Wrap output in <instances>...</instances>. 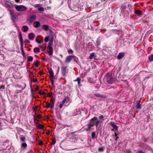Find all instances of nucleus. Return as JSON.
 Returning a JSON list of instances; mask_svg holds the SVG:
<instances>
[{
	"label": "nucleus",
	"mask_w": 153,
	"mask_h": 153,
	"mask_svg": "<svg viewBox=\"0 0 153 153\" xmlns=\"http://www.w3.org/2000/svg\"><path fill=\"white\" fill-rule=\"evenodd\" d=\"M61 71L62 74L65 75L68 72V69L65 66H63L61 68Z\"/></svg>",
	"instance_id": "obj_8"
},
{
	"label": "nucleus",
	"mask_w": 153,
	"mask_h": 153,
	"mask_svg": "<svg viewBox=\"0 0 153 153\" xmlns=\"http://www.w3.org/2000/svg\"><path fill=\"white\" fill-rule=\"evenodd\" d=\"M39 5L38 4H35V6L34 7H39Z\"/></svg>",
	"instance_id": "obj_56"
},
{
	"label": "nucleus",
	"mask_w": 153,
	"mask_h": 153,
	"mask_svg": "<svg viewBox=\"0 0 153 153\" xmlns=\"http://www.w3.org/2000/svg\"><path fill=\"white\" fill-rule=\"evenodd\" d=\"M33 51L34 53L39 52H40V49L37 47H35L34 48Z\"/></svg>",
	"instance_id": "obj_27"
},
{
	"label": "nucleus",
	"mask_w": 153,
	"mask_h": 153,
	"mask_svg": "<svg viewBox=\"0 0 153 153\" xmlns=\"http://www.w3.org/2000/svg\"><path fill=\"white\" fill-rule=\"evenodd\" d=\"M118 138H119L117 136V137H116V139H115V140H117V139H118Z\"/></svg>",
	"instance_id": "obj_58"
},
{
	"label": "nucleus",
	"mask_w": 153,
	"mask_h": 153,
	"mask_svg": "<svg viewBox=\"0 0 153 153\" xmlns=\"http://www.w3.org/2000/svg\"><path fill=\"white\" fill-rule=\"evenodd\" d=\"M21 5H15V8L18 11H20Z\"/></svg>",
	"instance_id": "obj_26"
},
{
	"label": "nucleus",
	"mask_w": 153,
	"mask_h": 153,
	"mask_svg": "<svg viewBox=\"0 0 153 153\" xmlns=\"http://www.w3.org/2000/svg\"><path fill=\"white\" fill-rule=\"evenodd\" d=\"M28 62L32 61L33 58L32 56H28L27 57Z\"/></svg>",
	"instance_id": "obj_28"
},
{
	"label": "nucleus",
	"mask_w": 153,
	"mask_h": 153,
	"mask_svg": "<svg viewBox=\"0 0 153 153\" xmlns=\"http://www.w3.org/2000/svg\"><path fill=\"white\" fill-rule=\"evenodd\" d=\"M94 95L96 96L97 97H105L103 95L99 94L98 93H96L94 94Z\"/></svg>",
	"instance_id": "obj_21"
},
{
	"label": "nucleus",
	"mask_w": 153,
	"mask_h": 153,
	"mask_svg": "<svg viewBox=\"0 0 153 153\" xmlns=\"http://www.w3.org/2000/svg\"><path fill=\"white\" fill-rule=\"evenodd\" d=\"M70 102V98L68 97H66L62 102H60V104L59 105V108H62L63 105H64L65 106H67Z\"/></svg>",
	"instance_id": "obj_2"
},
{
	"label": "nucleus",
	"mask_w": 153,
	"mask_h": 153,
	"mask_svg": "<svg viewBox=\"0 0 153 153\" xmlns=\"http://www.w3.org/2000/svg\"><path fill=\"white\" fill-rule=\"evenodd\" d=\"M80 81H81V79L79 77L77 78L76 79V80H74V81L75 82H76V81H77L78 82V85L79 86V85L80 84Z\"/></svg>",
	"instance_id": "obj_29"
},
{
	"label": "nucleus",
	"mask_w": 153,
	"mask_h": 153,
	"mask_svg": "<svg viewBox=\"0 0 153 153\" xmlns=\"http://www.w3.org/2000/svg\"><path fill=\"white\" fill-rule=\"evenodd\" d=\"M36 117L37 118L40 119L41 118V115L40 114H38L36 116Z\"/></svg>",
	"instance_id": "obj_45"
},
{
	"label": "nucleus",
	"mask_w": 153,
	"mask_h": 153,
	"mask_svg": "<svg viewBox=\"0 0 153 153\" xmlns=\"http://www.w3.org/2000/svg\"><path fill=\"white\" fill-rule=\"evenodd\" d=\"M50 37L49 36H46L44 39V41L45 42H47L49 41Z\"/></svg>",
	"instance_id": "obj_37"
},
{
	"label": "nucleus",
	"mask_w": 153,
	"mask_h": 153,
	"mask_svg": "<svg viewBox=\"0 0 153 153\" xmlns=\"http://www.w3.org/2000/svg\"><path fill=\"white\" fill-rule=\"evenodd\" d=\"M7 10L10 13L11 19L14 22H15L17 19L18 16L13 11L11 10L10 8H8Z\"/></svg>",
	"instance_id": "obj_3"
},
{
	"label": "nucleus",
	"mask_w": 153,
	"mask_h": 153,
	"mask_svg": "<svg viewBox=\"0 0 153 153\" xmlns=\"http://www.w3.org/2000/svg\"><path fill=\"white\" fill-rule=\"evenodd\" d=\"M73 58H74V60L76 61H77V59H78V58H77L75 56H73Z\"/></svg>",
	"instance_id": "obj_48"
},
{
	"label": "nucleus",
	"mask_w": 153,
	"mask_h": 153,
	"mask_svg": "<svg viewBox=\"0 0 153 153\" xmlns=\"http://www.w3.org/2000/svg\"><path fill=\"white\" fill-rule=\"evenodd\" d=\"M96 133L94 132H93L91 134V137L92 139H94L95 137Z\"/></svg>",
	"instance_id": "obj_35"
},
{
	"label": "nucleus",
	"mask_w": 153,
	"mask_h": 153,
	"mask_svg": "<svg viewBox=\"0 0 153 153\" xmlns=\"http://www.w3.org/2000/svg\"><path fill=\"white\" fill-rule=\"evenodd\" d=\"M35 41L39 44H40L42 42L41 41L37 39H36L35 40Z\"/></svg>",
	"instance_id": "obj_43"
},
{
	"label": "nucleus",
	"mask_w": 153,
	"mask_h": 153,
	"mask_svg": "<svg viewBox=\"0 0 153 153\" xmlns=\"http://www.w3.org/2000/svg\"><path fill=\"white\" fill-rule=\"evenodd\" d=\"M137 153H145V152H144L143 150H138L137 152Z\"/></svg>",
	"instance_id": "obj_44"
},
{
	"label": "nucleus",
	"mask_w": 153,
	"mask_h": 153,
	"mask_svg": "<svg viewBox=\"0 0 153 153\" xmlns=\"http://www.w3.org/2000/svg\"><path fill=\"white\" fill-rule=\"evenodd\" d=\"M55 98L53 97L51 98V109L53 108L55 103Z\"/></svg>",
	"instance_id": "obj_11"
},
{
	"label": "nucleus",
	"mask_w": 153,
	"mask_h": 153,
	"mask_svg": "<svg viewBox=\"0 0 153 153\" xmlns=\"http://www.w3.org/2000/svg\"><path fill=\"white\" fill-rule=\"evenodd\" d=\"M73 55H70L67 56L65 59V62L66 63H68L71 61L73 58Z\"/></svg>",
	"instance_id": "obj_9"
},
{
	"label": "nucleus",
	"mask_w": 153,
	"mask_h": 153,
	"mask_svg": "<svg viewBox=\"0 0 153 153\" xmlns=\"http://www.w3.org/2000/svg\"><path fill=\"white\" fill-rule=\"evenodd\" d=\"M76 132H72L70 133V134H74Z\"/></svg>",
	"instance_id": "obj_60"
},
{
	"label": "nucleus",
	"mask_w": 153,
	"mask_h": 153,
	"mask_svg": "<svg viewBox=\"0 0 153 153\" xmlns=\"http://www.w3.org/2000/svg\"><path fill=\"white\" fill-rule=\"evenodd\" d=\"M27 9V8L25 7L23 5H21V11H25V10H26Z\"/></svg>",
	"instance_id": "obj_30"
},
{
	"label": "nucleus",
	"mask_w": 153,
	"mask_h": 153,
	"mask_svg": "<svg viewBox=\"0 0 153 153\" xmlns=\"http://www.w3.org/2000/svg\"><path fill=\"white\" fill-rule=\"evenodd\" d=\"M53 89L54 90V91L55 92H51V93H48V96L52 97H54V96H55V95H56L57 94V93L56 92V91H57V89H56V90L55 89V87H53Z\"/></svg>",
	"instance_id": "obj_7"
},
{
	"label": "nucleus",
	"mask_w": 153,
	"mask_h": 153,
	"mask_svg": "<svg viewBox=\"0 0 153 153\" xmlns=\"http://www.w3.org/2000/svg\"><path fill=\"white\" fill-rule=\"evenodd\" d=\"M35 37V35L32 33H30L28 35L29 39L31 40H33Z\"/></svg>",
	"instance_id": "obj_18"
},
{
	"label": "nucleus",
	"mask_w": 153,
	"mask_h": 153,
	"mask_svg": "<svg viewBox=\"0 0 153 153\" xmlns=\"http://www.w3.org/2000/svg\"><path fill=\"white\" fill-rule=\"evenodd\" d=\"M21 142H23L25 141V138L23 136H21L19 137Z\"/></svg>",
	"instance_id": "obj_24"
},
{
	"label": "nucleus",
	"mask_w": 153,
	"mask_h": 153,
	"mask_svg": "<svg viewBox=\"0 0 153 153\" xmlns=\"http://www.w3.org/2000/svg\"><path fill=\"white\" fill-rule=\"evenodd\" d=\"M106 76L107 78V81L109 83H112L114 81V79L112 78V76L110 75L109 73L107 74Z\"/></svg>",
	"instance_id": "obj_6"
},
{
	"label": "nucleus",
	"mask_w": 153,
	"mask_h": 153,
	"mask_svg": "<svg viewBox=\"0 0 153 153\" xmlns=\"http://www.w3.org/2000/svg\"><path fill=\"white\" fill-rule=\"evenodd\" d=\"M48 73L50 76V79L51 81V83L52 86H53V87H54V79L56 80V77H54L53 74V73L52 70H49L48 71Z\"/></svg>",
	"instance_id": "obj_4"
},
{
	"label": "nucleus",
	"mask_w": 153,
	"mask_h": 153,
	"mask_svg": "<svg viewBox=\"0 0 153 153\" xmlns=\"http://www.w3.org/2000/svg\"><path fill=\"white\" fill-rule=\"evenodd\" d=\"M121 8L122 10H125L126 9V6L125 5H123L121 7Z\"/></svg>",
	"instance_id": "obj_50"
},
{
	"label": "nucleus",
	"mask_w": 153,
	"mask_h": 153,
	"mask_svg": "<svg viewBox=\"0 0 153 153\" xmlns=\"http://www.w3.org/2000/svg\"><path fill=\"white\" fill-rule=\"evenodd\" d=\"M29 30V28L27 26L24 25L22 27V30L24 32H27Z\"/></svg>",
	"instance_id": "obj_17"
},
{
	"label": "nucleus",
	"mask_w": 153,
	"mask_h": 153,
	"mask_svg": "<svg viewBox=\"0 0 153 153\" xmlns=\"http://www.w3.org/2000/svg\"><path fill=\"white\" fill-rule=\"evenodd\" d=\"M56 143V140L55 138V137L54 136L53 138L52 139V141L51 143V145L52 146L53 145H54Z\"/></svg>",
	"instance_id": "obj_22"
},
{
	"label": "nucleus",
	"mask_w": 153,
	"mask_h": 153,
	"mask_svg": "<svg viewBox=\"0 0 153 153\" xmlns=\"http://www.w3.org/2000/svg\"><path fill=\"white\" fill-rule=\"evenodd\" d=\"M37 128L39 129H42L43 128V126L40 124H39L37 126Z\"/></svg>",
	"instance_id": "obj_32"
},
{
	"label": "nucleus",
	"mask_w": 153,
	"mask_h": 153,
	"mask_svg": "<svg viewBox=\"0 0 153 153\" xmlns=\"http://www.w3.org/2000/svg\"><path fill=\"white\" fill-rule=\"evenodd\" d=\"M97 45L99 46L100 45V42L99 41H97L96 42Z\"/></svg>",
	"instance_id": "obj_51"
},
{
	"label": "nucleus",
	"mask_w": 153,
	"mask_h": 153,
	"mask_svg": "<svg viewBox=\"0 0 153 153\" xmlns=\"http://www.w3.org/2000/svg\"><path fill=\"white\" fill-rule=\"evenodd\" d=\"M91 98H94V99H96V98L94 97L93 96L91 97Z\"/></svg>",
	"instance_id": "obj_63"
},
{
	"label": "nucleus",
	"mask_w": 153,
	"mask_h": 153,
	"mask_svg": "<svg viewBox=\"0 0 153 153\" xmlns=\"http://www.w3.org/2000/svg\"><path fill=\"white\" fill-rule=\"evenodd\" d=\"M100 122V121L98 119L97 117H94L90 120V122L87 125L88 128L85 129L86 131H90L91 129V128L95 125L97 127Z\"/></svg>",
	"instance_id": "obj_1"
},
{
	"label": "nucleus",
	"mask_w": 153,
	"mask_h": 153,
	"mask_svg": "<svg viewBox=\"0 0 153 153\" xmlns=\"http://www.w3.org/2000/svg\"><path fill=\"white\" fill-rule=\"evenodd\" d=\"M21 48L22 51V54L23 56L24 57L25 56V53L23 49V45H21Z\"/></svg>",
	"instance_id": "obj_25"
},
{
	"label": "nucleus",
	"mask_w": 153,
	"mask_h": 153,
	"mask_svg": "<svg viewBox=\"0 0 153 153\" xmlns=\"http://www.w3.org/2000/svg\"><path fill=\"white\" fill-rule=\"evenodd\" d=\"M36 19V16L35 14H32L30 16L29 18L27 20L28 23L31 24Z\"/></svg>",
	"instance_id": "obj_5"
},
{
	"label": "nucleus",
	"mask_w": 153,
	"mask_h": 153,
	"mask_svg": "<svg viewBox=\"0 0 153 153\" xmlns=\"http://www.w3.org/2000/svg\"><path fill=\"white\" fill-rule=\"evenodd\" d=\"M94 56V53H91V54L90 55L89 58L90 59H91L93 58V57Z\"/></svg>",
	"instance_id": "obj_40"
},
{
	"label": "nucleus",
	"mask_w": 153,
	"mask_h": 153,
	"mask_svg": "<svg viewBox=\"0 0 153 153\" xmlns=\"http://www.w3.org/2000/svg\"><path fill=\"white\" fill-rule=\"evenodd\" d=\"M68 52L69 54H72L74 52L71 49H69L68 50Z\"/></svg>",
	"instance_id": "obj_36"
},
{
	"label": "nucleus",
	"mask_w": 153,
	"mask_h": 153,
	"mask_svg": "<svg viewBox=\"0 0 153 153\" xmlns=\"http://www.w3.org/2000/svg\"><path fill=\"white\" fill-rule=\"evenodd\" d=\"M40 23L38 21H35L33 23V26L35 27H38L40 26Z\"/></svg>",
	"instance_id": "obj_15"
},
{
	"label": "nucleus",
	"mask_w": 153,
	"mask_h": 153,
	"mask_svg": "<svg viewBox=\"0 0 153 153\" xmlns=\"http://www.w3.org/2000/svg\"><path fill=\"white\" fill-rule=\"evenodd\" d=\"M39 62L38 60L36 61V62L34 63V65L36 66L37 67L39 66Z\"/></svg>",
	"instance_id": "obj_33"
},
{
	"label": "nucleus",
	"mask_w": 153,
	"mask_h": 153,
	"mask_svg": "<svg viewBox=\"0 0 153 153\" xmlns=\"http://www.w3.org/2000/svg\"><path fill=\"white\" fill-rule=\"evenodd\" d=\"M95 87L97 88H98L100 87V85H99L98 84L96 86H95Z\"/></svg>",
	"instance_id": "obj_53"
},
{
	"label": "nucleus",
	"mask_w": 153,
	"mask_h": 153,
	"mask_svg": "<svg viewBox=\"0 0 153 153\" xmlns=\"http://www.w3.org/2000/svg\"><path fill=\"white\" fill-rule=\"evenodd\" d=\"M43 60H44L45 61H46V62L47 61V59H44Z\"/></svg>",
	"instance_id": "obj_64"
},
{
	"label": "nucleus",
	"mask_w": 153,
	"mask_h": 153,
	"mask_svg": "<svg viewBox=\"0 0 153 153\" xmlns=\"http://www.w3.org/2000/svg\"><path fill=\"white\" fill-rule=\"evenodd\" d=\"M15 1L16 2H18L19 1V0H15Z\"/></svg>",
	"instance_id": "obj_59"
},
{
	"label": "nucleus",
	"mask_w": 153,
	"mask_h": 153,
	"mask_svg": "<svg viewBox=\"0 0 153 153\" xmlns=\"http://www.w3.org/2000/svg\"><path fill=\"white\" fill-rule=\"evenodd\" d=\"M114 134H115V136L116 137H117V136L118 135V134H117V133H115Z\"/></svg>",
	"instance_id": "obj_57"
},
{
	"label": "nucleus",
	"mask_w": 153,
	"mask_h": 153,
	"mask_svg": "<svg viewBox=\"0 0 153 153\" xmlns=\"http://www.w3.org/2000/svg\"><path fill=\"white\" fill-rule=\"evenodd\" d=\"M30 42V41L27 39H26L24 41L25 43L28 44Z\"/></svg>",
	"instance_id": "obj_47"
},
{
	"label": "nucleus",
	"mask_w": 153,
	"mask_h": 153,
	"mask_svg": "<svg viewBox=\"0 0 153 153\" xmlns=\"http://www.w3.org/2000/svg\"><path fill=\"white\" fill-rule=\"evenodd\" d=\"M110 125L112 126L113 128L116 131H118V127L113 122H111L110 124Z\"/></svg>",
	"instance_id": "obj_16"
},
{
	"label": "nucleus",
	"mask_w": 153,
	"mask_h": 153,
	"mask_svg": "<svg viewBox=\"0 0 153 153\" xmlns=\"http://www.w3.org/2000/svg\"><path fill=\"white\" fill-rule=\"evenodd\" d=\"M101 1L102 2H105L106 1V0H101Z\"/></svg>",
	"instance_id": "obj_62"
},
{
	"label": "nucleus",
	"mask_w": 153,
	"mask_h": 153,
	"mask_svg": "<svg viewBox=\"0 0 153 153\" xmlns=\"http://www.w3.org/2000/svg\"><path fill=\"white\" fill-rule=\"evenodd\" d=\"M53 153H56V150L55 149V151L53 152Z\"/></svg>",
	"instance_id": "obj_61"
},
{
	"label": "nucleus",
	"mask_w": 153,
	"mask_h": 153,
	"mask_svg": "<svg viewBox=\"0 0 153 153\" xmlns=\"http://www.w3.org/2000/svg\"><path fill=\"white\" fill-rule=\"evenodd\" d=\"M43 144V143L41 141L39 142V145L41 146V145H42Z\"/></svg>",
	"instance_id": "obj_54"
},
{
	"label": "nucleus",
	"mask_w": 153,
	"mask_h": 153,
	"mask_svg": "<svg viewBox=\"0 0 153 153\" xmlns=\"http://www.w3.org/2000/svg\"><path fill=\"white\" fill-rule=\"evenodd\" d=\"M104 147H102L98 149V151L100 152H102L104 150Z\"/></svg>",
	"instance_id": "obj_39"
},
{
	"label": "nucleus",
	"mask_w": 153,
	"mask_h": 153,
	"mask_svg": "<svg viewBox=\"0 0 153 153\" xmlns=\"http://www.w3.org/2000/svg\"><path fill=\"white\" fill-rule=\"evenodd\" d=\"M39 94L42 95H44L45 94V93L44 91L41 92L40 91L39 92Z\"/></svg>",
	"instance_id": "obj_46"
},
{
	"label": "nucleus",
	"mask_w": 153,
	"mask_h": 153,
	"mask_svg": "<svg viewBox=\"0 0 153 153\" xmlns=\"http://www.w3.org/2000/svg\"><path fill=\"white\" fill-rule=\"evenodd\" d=\"M27 144L25 143H23L22 144V147H25V148H26L27 147Z\"/></svg>",
	"instance_id": "obj_42"
},
{
	"label": "nucleus",
	"mask_w": 153,
	"mask_h": 153,
	"mask_svg": "<svg viewBox=\"0 0 153 153\" xmlns=\"http://www.w3.org/2000/svg\"><path fill=\"white\" fill-rule=\"evenodd\" d=\"M46 102V105L45 106V108H49L50 106H51V105L50 103H49L48 102Z\"/></svg>",
	"instance_id": "obj_34"
},
{
	"label": "nucleus",
	"mask_w": 153,
	"mask_h": 153,
	"mask_svg": "<svg viewBox=\"0 0 153 153\" xmlns=\"http://www.w3.org/2000/svg\"><path fill=\"white\" fill-rule=\"evenodd\" d=\"M19 41L21 45H23V38L22 36V34L21 32H19Z\"/></svg>",
	"instance_id": "obj_12"
},
{
	"label": "nucleus",
	"mask_w": 153,
	"mask_h": 153,
	"mask_svg": "<svg viewBox=\"0 0 153 153\" xmlns=\"http://www.w3.org/2000/svg\"><path fill=\"white\" fill-rule=\"evenodd\" d=\"M4 5L5 7H7L12 8L13 7V5L9 1H5L4 3Z\"/></svg>",
	"instance_id": "obj_10"
},
{
	"label": "nucleus",
	"mask_w": 153,
	"mask_h": 153,
	"mask_svg": "<svg viewBox=\"0 0 153 153\" xmlns=\"http://www.w3.org/2000/svg\"><path fill=\"white\" fill-rule=\"evenodd\" d=\"M103 118H104V117L102 115H101L99 116V118L100 119H103V120H104Z\"/></svg>",
	"instance_id": "obj_49"
},
{
	"label": "nucleus",
	"mask_w": 153,
	"mask_h": 153,
	"mask_svg": "<svg viewBox=\"0 0 153 153\" xmlns=\"http://www.w3.org/2000/svg\"><path fill=\"white\" fill-rule=\"evenodd\" d=\"M134 13L137 16H141L142 15L141 12L139 10H135Z\"/></svg>",
	"instance_id": "obj_19"
},
{
	"label": "nucleus",
	"mask_w": 153,
	"mask_h": 153,
	"mask_svg": "<svg viewBox=\"0 0 153 153\" xmlns=\"http://www.w3.org/2000/svg\"><path fill=\"white\" fill-rule=\"evenodd\" d=\"M4 86L3 85H2L0 87V89L2 88L3 89H4Z\"/></svg>",
	"instance_id": "obj_52"
},
{
	"label": "nucleus",
	"mask_w": 153,
	"mask_h": 153,
	"mask_svg": "<svg viewBox=\"0 0 153 153\" xmlns=\"http://www.w3.org/2000/svg\"><path fill=\"white\" fill-rule=\"evenodd\" d=\"M149 59L151 62L153 61V54H151L149 56Z\"/></svg>",
	"instance_id": "obj_31"
},
{
	"label": "nucleus",
	"mask_w": 153,
	"mask_h": 153,
	"mask_svg": "<svg viewBox=\"0 0 153 153\" xmlns=\"http://www.w3.org/2000/svg\"><path fill=\"white\" fill-rule=\"evenodd\" d=\"M49 26L45 25H43L42 26V28L45 30H48L49 29Z\"/></svg>",
	"instance_id": "obj_20"
},
{
	"label": "nucleus",
	"mask_w": 153,
	"mask_h": 153,
	"mask_svg": "<svg viewBox=\"0 0 153 153\" xmlns=\"http://www.w3.org/2000/svg\"><path fill=\"white\" fill-rule=\"evenodd\" d=\"M48 54L49 55H51L53 53V48L52 46H48Z\"/></svg>",
	"instance_id": "obj_13"
},
{
	"label": "nucleus",
	"mask_w": 153,
	"mask_h": 153,
	"mask_svg": "<svg viewBox=\"0 0 153 153\" xmlns=\"http://www.w3.org/2000/svg\"><path fill=\"white\" fill-rule=\"evenodd\" d=\"M38 10L40 11H44V9L42 7H40L38 8Z\"/></svg>",
	"instance_id": "obj_38"
},
{
	"label": "nucleus",
	"mask_w": 153,
	"mask_h": 153,
	"mask_svg": "<svg viewBox=\"0 0 153 153\" xmlns=\"http://www.w3.org/2000/svg\"><path fill=\"white\" fill-rule=\"evenodd\" d=\"M53 43V41L52 40L50 41L49 42L48 46H52Z\"/></svg>",
	"instance_id": "obj_41"
},
{
	"label": "nucleus",
	"mask_w": 153,
	"mask_h": 153,
	"mask_svg": "<svg viewBox=\"0 0 153 153\" xmlns=\"http://www.w3.org/2000/svg\"><path fill=\"white\" fill-rule=\"evenodd\" d=\"M125 56L124 53H119L117 56V59H120L123 58Z\"/></svg>",
	"instance_id": "obj_14"
},
{
	"label": "nucleus",
	"mask_w": 153,
	"mask_h": 153,
	"mask_svg": "<svg viewBox=\"0 0 153 153\" xmlns=\"http://www.w3.org/2000/svg\"><path fill=\"white\" fill-rule=\"evenodd\" d=\"M140 101H138L137 102V108L138 109L141 108V105L140 104Z\"/></svg>",
	"instance_id": "obj_23"
},
{
	"label": "nucleus",
	"mask_w": 153,
	"mask_h": 153,
	"mask_svg": "<svg viewBox=\"0 0 153 153\" xmlns=\"http://www.w3.org/2000/svg\"><path fill=\"white\" fill-rule=\"evenodd\" d=\"M43 74V73L42 71H40L39 72V74L40 75H42Z\"/></svg>",
	"instance_id": "obj_55"
}]
</instances>
